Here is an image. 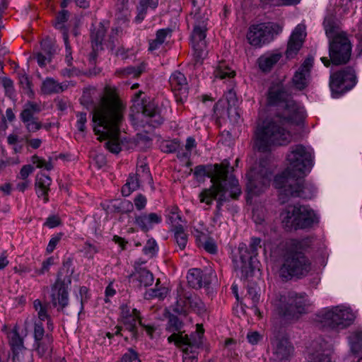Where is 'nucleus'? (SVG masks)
Instances as JSON below:
<instances>
[{"instance_id": "nucleus-30", "label": "nucleus", "mask_w": 362, "mask_h": 362, "mask_svg": "<svg viewBox=\"0 0 362 362\" xmlns=\"http://www.w3.org/2000/svg\"><path fill=\"white\" fill-rule=\"evenodd\" d=\"M51 182L50 177L45 174L37 175L35 182L36 193L38 197H43L45 202L47 201V195Z\"/></svg>"}, {"instance_id": "nucleus-59", "label": "nucleus", "mask_w": 362, "mask_h": 362, "mask_svg": "<svg viewBox=\"0 0 362 362\" xmlns=\"http://www.w3.org/2000/svg\"><path fill=\"white\" fill-rule=\"evenodd\" d=\"M7 141L9 145L13 146V149L15 153H18L21 150V146L18 144V136L17 135L10 134L7 138Z\"/></svg>"}, {"instance_id": "nucleus-24", "label": "nucleus", "mask_w": 362, "mask_h": 362, "mask_svg": "<svg viewBox=\"0 0 362 362\" xmlns=\"http://www.w3.org/2000/svg\"><path fill=\"white\" fill-rule=\"evenodd\" d=\"M293 346L286 338L276 339L273 342V357L279 361H286L291 358Z\"/></svg>"}, {"instance_id": "nucleus-39", "label": "nucleus", "mask_w": 362, "mask_h": 362, "mask_svg": "<svg viewBox=\"0 0 362 362\" xmlns=\"http://www.w3.org/2000/svg\"><path fill=\"white\" fill-rule=\"evenodd\" d=\"M170 33L171 30L170 29H160L158 30L156 38L149 43V50L153 51L158 49L165 42L166 37Z\"/></svg>"}, {"instance_id": "nucleus-38", "label": "nucleus", "mask_w": 362, "mask_h": 362, "mask_svg": "<svg viewBox=\"0 0 362 362\" xmlns=\"http://www.w3.org/2000/svg\"><path fill=\"white\" fill-rule=\"evenodd\" d=\"M233 110L235 111V109L228 106V104L223 98L219 100L214 107L215 114L219 117H227L230 118V112Z\"/></svg>"}, {"instance_id": "nucleus-12", "label": "nucleus", "mask_w": 362, "mask_h": 362, "mask_svg": "<svg viewBox=\"0 0 362 362\" xmlns=\"http://www.w3.org/2000/svg\"><path fill=\"white\" fill-rule=\"evenodd\" d=\"M311 303L305 293L290 292L279 306L280 314L288 320H298L307 313Z\"/></svg>"}, {"instance_id": "nucleus-41", "label": "nucleus", "mask_w": 362, "mask_h": 362, "mask_svg": "<svg viewBox=\"0 0 362 362\" xmlns=\"http://www.w3.org/2000/svg\"><path fill=\"white\" fill-rule=\"evenodd\" d=\"M351 349L353 352H358L362 347V331L356 330L351 332L349 337Z\"/></svg>"}, {"instance_id": "nucleus-32", "label": "nucleus", "mask_w": 362, "mask_h": 362, "mask_svg": "<svg viewBox=\"0 0 362 362\" xmlns=\"http://www.w3.org/2000/svg\"><path fill=\"white\" fill-rule=\"evenodd\" d=\"M106 29L103 24L100 23L91 33V41L93 48L95 50L102 49V43L104 40Z\"/></svg>"}, {"instance_id": "nucleus-1", "label": "nucleus", "mask_w": 362, "mask_h": 362, "mask_svg": "<svg viewBox=\"0 0 362 362\" xmlns=\"http://www.w3.org/2000/svg\"><path fill=\"white\" fill-rule=\"evenodd\" d=\"M268 103L277 105L281 112L275 119L263 122L255 131L254 147L262 152L269 151L272 146L290 143L293 136L286 125L300 124L304 117L303 109L292 100L281 84L270 87Z\"/></svg>"}, {"instance_id": "nucleus-48", "label": "nucleus", "mask_w": 362, "mask_h": 362, "mask_svg": "<svg viewBox=\"0 0 362 362\" xmlns=\"http://www.w3.org/2000/svg\"><path fill=\"white\" fill-rule=\"evenodd\" d=\"M203 247L206 251L209 253L214 254L217 251V247L214 240L210 238L206 237L199 245Z\"/></svg>"}, {"instance_id": "nucleus-8", "label": "nucleus", "mask_w": 362, "mask_h": 362, "mask_svg": "<svg viewBox=\"0 0 362 362\" xmlns=\"http://www.w3.org/2000/svg\"><path fill=\"white\" fill-rule=\"evenodd\" d=\"M355 315L349 308L339 305L326 308L317 315V322L322 327L340 330L350 326Z\"/></svg>"}, {"instance_id": "nucleus-21", "label": "nucleus", "mask_w": 362, "mask_h": 362, "mask_svg": "<svg viewBox=\"0 0 362 362\" xmlns=\"http://www.w3.org/2000/svg\"><path fill=\"white\" fill-rule=\"evenodd\" d=\"M306 37V27L303 23L298 24L291 33L286 52L288 58L293 57L301 48Z\"/></svg>"}, {"instance_id": "nucleus-55", "label": "nucleus", "mask_w": 362, "mask_h": 362, "mask_svg": "<svg viewBox=\"0 0 362 362\" xmlns=\"http://www.w3.org/2000/svg\"><path fill=\"white\" fill-rule=\"evenodd\" d=\"M142 71H143V69L140 66H138V67L129 66V67H127L126 69H121V70L118 71L117 72L124 76L132 75L133 76H137Z\"/></svg>"}, {"instance_id": "nucleus-10", "label": "nucleus", "mask_w": 362, "mask_h": 362, "mask_svg": "<svg viewBox=\"0 0 362 362\" xmlns=\"http://www.w3.org/2000/svg\"><path fill=\"white\" fill-rule=\"evenodd\" d=\"M271 175L272 171L264 161L256 163L251 168L247 174L248 199H252L265 192L269 185Z\"/></svg>"}, {"instance_id": "nucleus-18", "label": "nucleus", "mask_w": 362, "mask_h": 362, "mask_svg": "<svg viewBox=\"0 0 362 362\" xmlns=\"http://www.w3.org/2000/svg\"><path fill=\"white\" fill-rule=\"evenodd\" d=\"M332 345L324 339H318L310 344L308 347L305 362H332Z\"/></svg>"}, {"instance_id": "nucleus-60", "label": "nucleus", "mask_w": 362, "mask_h": 362, "mask_svg": "<svg viewBox=\"0 0 362 362\" xmlns=\"http://www.w3.org/2000/svg\"><path fill=\"white\" fill-rule=\"evenodd\" d=\"M61 238H62V235L61 234H58V235L52 237L49 240V242L48 245L47 247V252L48 253H51V252H52L54 251V250L55 249L56 246L57 245V244L60 241Z\"/></svg>"}, {"instance_id": "nucleus-46", "label": "nucleus", "mask_w": 362, "mask_h": 362, "mask_svg": "<svg viewBox=\"0 0 362 362\" xmlns=\"http://www.w3.org/2000/svg\"><path fill=\"white\" fill-rule=\"evenodd\" d=\"M187 303L192 309L199 314L203 313L206 310L204 303L198 298L189 297L187 298Z\"/></svg>"}, {"instance_id": "nucleus-20", "label": "nucleus", "mask_w": 362, "mask_h": 362, "mask_svg": "<svg viewBox=\"0 0 362 362\" xmlns=\"http://www.w3.org/2000/svg\"><path fill=\"white\" fill-rule=\"evenodd\" d=\"M169 83L177 101L182 103L187 98L189 86L185 76L179 71H174L169 78Z\"/></svg>"}, {"instance_id": "nucleus-19", "label": "nucleus", "mask_w": 362, "mask_h": 362, "mask_svg": "<svg viewBox=\"0 0 362 362\" xmlns=\"http://www.w3.org/2000/svg\"><path fill=\"white\" fill-rule=\"evenodd\" d=\"M40 111V108L37 103L28 102L24 105L20 117L28 132H36L43 127L42 124L35 117V115Z\"/></svg>"}, {"instance_id": "nucleus-23", "label": "nucleus", "mask_w": 362, "mask_h": 362, "mask_svg": "<svg viewBox=\"0 0 362 362\" xmlns=\"http://www.w3.org/2000/svg\"><path fill=\"white\" fill-rule=\"evenodd\" d=\"M121 309V319L123 325L132 334L136 337V327L137 322H140L139 312L135 309H131L127 305H122Z\"/></svg>"}, {"instance_id": "nucleus-47", "label": "nucleus", "mask_w": 362, "mask_h": 362, "mask_svg": "<svg viewBox=\"0 0 362 362\" xmlns=\"http://www.w3.org/2000/svg\"><path fill=\"white\" fill-rule=\"evenodd\" d=\"M32 162L33 164H35L37 168H44L47 170H50L53 168V165L51 162L50 158L48 161H46L45 160L40 158L37 156H34L32 157Z\"/></svg>"}, {"instance_id": "nucleus-61", "label": "nucleus", "mask_w": 362, "mask_h": 362, "mask_svg": "<svg viewBox=\"0 0 362 362\" xmlns=\"http://www.w3.org/2000/svg\"><path fill=\"white\" fill-rule=\"evenodd\" d=\"M168 293V289L165 287L152 289L151 296L156 297L160 299L164 298Z\"/></svg>"}, {"instance_id": "nucleus-33", "label": "nucleus", "mask_w": 362, "mask_h": 362, "mask_svg": "<svg viewBox=\"0 0 362 362\" xmlns=\"http://www.w3.org/2000/svg\"><path fill=\"white\" fill-rule=\"evenodd\" d=\"M132 276L139 283L140 286L144 287L152 285L154 280L152 273L144 268L136 269V272Z\"/></svg>"}, {"instance_id": "nucleus-40", "label": "nucleus", "mask_w": 362, "mask_h": 362, "mask_svg": "<svg viewBox=\"0 0 362 362\" xmlns=\"http://www.w3.org/2000/svg\"><path fill=\"white\" fill-rule=\"evenodd\" d=\"M182 327V322L178 319L177 317L175 315L170 316L166 327L169 332H172V334H182V336H188L187 334H183V333L181 332Z\"/></svg>"}, {"instance_id": "nucleus-16", "label": "nucleus", "mask_w": 362, "mask_h": 362, "mask_svg": "<svg viewBox=\"0 0 362 362\" xmlns=\"http://www.w3.org/2000/svg\"><path fill=\"white\" fill-rule=\"evenodd\" d=\"M278 28L277 25L272 23L252 25L247 34V41L254 47H261L273 39L274 33Z\"/></svg>"}, {"instance_id": "nucleus-58", "label": "nucleus", "mask_w": 362, "mask_h": 362, "mask_svg": "<svg viewBox=\"0 0 362 362\" xmlns=\"http://www.w3.org/2000/svg\"><path fill=\"white\" fill-rule=\"evenodd\" d=\"M41 46L42 50L46 54L52 56L56 52V49L54 47L52 42L49 39L42 40Z\"/></svg>"}, {"instance_id": "nucleus-29", "label": "nucleus", "mask_w": 362, "mask_h": 362, "mask_svg": "<svg viewBox=\"0 0 362 362\" xmlns=\"http://www.w3.org/2000/svg\"><path fill=\"white\" fill-rule=\"evenodd\" d=\"M52 337L47 336L43 340L34 343V348L39 357L48 359L52 352Z\"/></svg>"}, {"instance_id": "nucleus-63", "label": "nucleus", "mask_w": 362, "mask_h": 362, "mask_svg": "<svg viewBox=\"0 0 362 362\" xmlns=\"http://www.w3.org/2000/svg\"><path fill=\"white\" fill-rule=\"evenodd\" d=\"M146 204V199L142 194L137 195L134 199V205L138 210L144 209Z\"/></svg>"}, {"instance_id": "nucleus-15", "label": "nucleus", "mask_w": 362, "mask_h": 362, "mask_svg": "<svg viewBox=\"0 0 362 362\" xmlns=\"http://www.w3.org/2000/svg\"><path fill=\"white\" fill-rule=\"evenodd\" d=\"M199 10V8H197L194 15L195 25L191 38L196 60L199 62H202L207 55L205 41L206 31V20L207 18H204L202 21L199 19V15L197 12V11Z\"/></svg>"}, {"instance_id": "nucleus-13", "label": "nucleus", "mask_w": 362, "mask_h": 362, "mask_svg": "<svg viewBox=\"0 0 362 362\" xmlns=\"http://www.w3.org/2000/svg\"><path fill=\"white\" fill-rule=\"evenodd\" d=\"M310 270V262L303 253L290 251L284 256L279 272L282 278L288 279L293 276L300 278L305 276Z\"/></svg>"}, {"instance_id": "nucleus-50", "label": "nucleus", "mask_w": 362, "mask_h": 362, "mask_svg": "<svg viewBox=\"0 0 362 362\" xmlns=\"http://www.w3.org/2000/svg\"><path fill=\"white\" fill-rule=\"evenodd\" d=\"M120 362H141V361L137 352L133 349H129L127 352L122 356Z\"/></svg>"}, {"instance_id": "nucleus-49", "label": "nucleus", "mask_w": 362, "mask_h": 362, "mask_svg": "<svg viewBox=\"0 0 362 362\" xmlns=\"http://www.w3.org/2000/svg\"><path fill=\"white\" fill-rule=\"evenodd\" d=\"M168 218L170 223L173 225L174 228H176V226L182 225L181 223L182 222V221L178 212V209L177 207H173L171 209L168 215Z\"/></svg>"}, {"instance_id": "nucleus-57", "label": "nucleus", "mask_w": 362, "mask_h": 362, "mask_svg": "<svg viewBox=\"0 0 362 362\" xmlns=\"http://www.w3.org/2000/svg\"><path fill=\"white\" fill-rule=\"evenodd\" d=\"M143 250L146 255L153 256L157 250V245L156 241L153 240H148Z\"/></svg>"}, {"instance_id": "nucleus-28", "label": "nucleus", "mask_w": 362, "mask_h": 362, "mask_svg": "<svg viewBox=\"0 0 362 362\" xmlns=\"http://www.w3.org/2000/svg\"><path fill=\"white\" fill-rule=\"evenodd\" d=\"M281 54L277 52L265 53L259 57L257 63L259 69L264 71H269L280 60Z\"/></svg>"}, {"instance_id": "nucleus-7", "label": "nucleus", "mask_w": 362, "mask_h": 362, "mask_svg": "<svg viewBox=\"0 0 362 362\" xmlns=\"http://www.w3.org/2000/svg\"><path fill=\"white\" fill-rule=\"evenodd\" d=\"M261 242L259 238H252L249 245L250 251L245 243L239 245V256L234 259V267L241 278L247 279L252 276L255 269L257 268L258 262L255 257L258 249L262 247Z\"/></svg>"}, {"instance_id": "nucleus-64", "label": "nucleus", "mask_w": 362, "mask_h": 362, "mask_svg": "<svg viewBox=\"0 0 362 362\" xmlns=\"http://www.w3.org/2000/svg\"><path fill=\"white\" fill-rule=\"evenodd\" d=\"M84 250L86 255L89 258H92L95 254L98 252V249L95 245H93L89 243L85 244Z\"/></svg>"}, {"instance_id": "nucleus-35", "label": "nucleus", "mask_w": 362, "mask_h": 362, "mask_svg": "<svg viewBox=\"0 0 362 362\" xmlns=\"http://www.w3.org/2000/svg\"><path fill=\"white\" fill-rule=\"evenodd\" d=\"M9 344L12 348L13 354L25 352V348L23 346V339L21 338L16 329H13L8 335Z\"/></svg>"}, {"instance_id": "nucleus-34", "label": "nucleus", "mask_w": 362, "mask_h": 362, "mask_svg": "<svg viewBox=\"0 0 362 362\" xmlns=\"http://www.w3.org/2000/svg\"><path fill=\"white\" fill-rule=\"evenodd\" d=\"M142 182L136 174L130 175L126 184L122 188L123 196L127 197L132 192L138 189Z\"/></svg>"}, {"instance_id": "nucleus-11", "label": "nucleus", "mask_w": 362, "mask_h": 362, "mask_svg": "<svg viewBox=\"0 0 362 362\" xmlns=\"http://www.w3.org/2000/svg\"><path fill=\"white\" fill-rule=\"evenodd\" d=\"M282 222L287 226L296 228L310 227L317 222V217L314 211L304 205L288 206L281 214Z\"/></svg>"}, {"instance_id": "nucleus-31", "label": "nucleus", "mask_w": 362, "mask_h": 362, "mask_svg": "<svg viewBox=\"0 0 362 362\" xmlns=\"http://www.w3.org/2000/svg\"><path fill=\"white\" fill-rule=\"evenodd\" d=\"M214 75L216 78L231 80L234 78L235 72L225 62H220L214 69Z\"/></svg>"}, {"instance_id": "nucleus-27", "label": "nucleus", "mask_w": 362, "mask_h": 362, "mask_svg": "<svg viewBox=\"0 0 362 362\" xmlns=\"http://www.w3.org/2000/svg\"><path fill=\"white\" fill-rule=\"evenodd\" d=\"M161 216L156 213L141 214L136 217V224L144 231H147L153 228L155 224L161 222Z\"/></svg>"}, {"instance_id": "nucleus-52", "label": "nucleus", "mask_w": 362, "mask_h": 362, "mask_svg": "<svg viewBox=\"0 0 362 362\" xmlns=\"http://www.w3.org/2000/svg\"><path fill=\"white\" fill-rule=\"evenodd\" d=\"M223 99L226 101V103L228 104V106H230L232 108H233V107L236 105L238 100L236 97V93L233 90V87L228 89V90L224 95Z\"/></svg>"}, {"instance_id": "nucleus-44", "label": "nucleus", "mask_w": 362, "mask_h": 362, "mask_svg": "<svg viewBox=\"0 0 362 362\" xmlns=\"http://www.w3.org/2000/svg\"><path fill=\"white\" fill-rule=\"evenodd\" d=\"M33 307L40 320L44 321L49 319V316L47 313L48 305L47 304H42L40 300L36 299L33 302Z\"/></svg>"}, {"instance_id": "nucleus-2", "label": "nucleus", "mask_w": 362, "mask_h": 362, "mask_svg": "<svg viewBox=\"0 0 362 362\" xmlns=\"http://www.w3.org/2000/svg\"><path fill=\"white\" fill-rule=\"evenodd\" d=\"M287 168L275 177L274 185L279 191V199L284 204L288 198L311 199L315 193L311 184H304L303 177L312 167V153L303 145L291 147L287 156Z\"/></svg>"}, {"instance_id": "nucleus-9", "label": "nucleus", "mask_w": 362, "mask_h": 362, "mask_svg": "<svg viewBox=\"0 0 362 362\" xmlns=\"http://www.w3.org/2000/svg\"><path fill=\"white\" fill-rule=\"evenodd\" d=\"M204 329L202 325H197V332L189 336L171 334L168 341L174 342L183 351V362H197L198 349L202 344Z\"/></svg>"}, {"instance_id": "nucleus-53", "label": "nucleus", "mask_w": 362, "mask_h": 362, "mask_svg": "<svg viewBox=\"0 0 362 362\" xmlns=\"http://www.w3.org/2000/svg\"><path fill=\"white\" fill-rule=\"evenodd\" d=\"M77 122L76 127L80 132L83 133L86 131V124L87 122V115L86 112H78L76 114Z\"/></svg>"}, {"instance_id": "nucleus-3", "label": "nucleus", "mask_w": 362, "mask_h": 362, "mask_svg": "<svg viewBox=\"0 0 362 362\" xmlns=\"http://www.w3.org/2000/svg\"><path fill=\"white\" fill-rule=\"evenodd\" d=\"M124 111V105L112 93L102 97L93 110L95 134L98 139L106 140L105 147L113 153H118L126 146L127 138L120 134Z\"/></svg>"}, {"instance_id": "nucleus-43", "label": "nucleus", "mask_w": 362, "mask_h": 362, "mask_svg": "<svg viewBox=\"0 0 362 362\" xmlns=\"http://www.w3.org/2000/svg\"><path fill=\"white\" fill-rule=\"evenodd\" d=\"M143 182L151 183L153 178L150 173L149 169L145 163H141L137 166L135 173Z\"/></svg>"}, {"instance_id": "nucleus-51", "label": "nucleus", "mask_w": 362, "mask_h": 362, "mask_svg": "<svg viewBox=\"0 0 362 362\" xmlns=\"http://www.w3.org/2000/svg\"><path fill=\"white\" fill-rule=\"evenodd\" d=\"M189 305L187 298H180L177 300L176 304L173 307V311L178 314L187 313V307Z\"/></svg>"}, {"instance_id": "nucleus-4", "label": "nucleus", "mask_w": 362, "mask_h": 362, "mask_svg": "<svg viewBox=\"0 0 362 362\" xmlns=\"http://www.w3.org/2000/svg\"><path fill=\"white\" fill-rule=\"evenodd\" d=\"M229 165L227 160L214 165L208 172L213 185L210 188L204 189L199 196L200 202L207 205H211L216 199L218 211L224 202L230 199H237L241 194L238 180L229 174Z\"/></svg>"}, {"instance_id": "nucleus-26", "label": "nucleus", "mask_w": 362, "mask_h": 362, "mask_svg": "<svg viewBox=\"0 0 362 362\" xmlns=\"http://www.w3.org/2000/svg\"><path fill=\"white\" fill-rule=\"evenodd\" d=\"M188 284L194 288H200L203 286L209 284L210 280L206 274L197 268L192 269L189 271L187 276Z\"/></svg>"}, {"instance_id": "nucleus-37", "label": "nucleus", "mask_w": 362, "mask_h": 362, "mask_svg": "<svg viewBox=\"0 0 362 362\" xmlns=\"http://www.w3.org/2000/svg\"><path fill=\"white\" fill-rule=\"evenodd\" d=\"M158 4V0H140L139 6L137 8L138 15L136 17L137 22H141L146 14L148 7L155 8Z\"/></svg>"}, {"instance_id": "nucleus-62", "label": "nucleus", "mask_w": 362, "mask_h": 362, "mask_svg": "<svg viewBox=\"0 0 362 362\" xmlns=\"http://www.w3.org/2000/svg\"><path fill=\"white\" fill-rule=\"evenodd\" d=\"M60 223L59 218L57 216H49L46 221L45 222L44 225L45 226H47L49 228H53L54 227H57Z\"/></svg>"}, {"instance_id": "nucleus-42", "label": "nucleus", "mask_w": 362, "mask_h": 362, "mask_svg": "<svg viewBox=\"0 0 362 362\" xmlns=\"http://www.w3.org/2000/svg\"><path fill=\"white\" fill-rule=\"evenodd\" d=\"M174 235L175 241L181 250L185 248L187 243V235L184 232L182 225L176 226L174 228Z\"/></svg>"}, {"instance_id": "nucleus-25", "label": "nucleus", "mask_w": 362, "mask_h": 362, "mask_svg": "<svg viewBox=\"0 0 362 362\" xmlns=\"http://www.w3.org/2000/svg\"><path fill=\"white\" fill-rule=\"evenodd\" d=\"M69 18V13L67 11L63 10L62 11L56 18V22L54 26L57 29H59L62 31L63 39L65 45L66 49V60L68 65L71 64L72 57L71 52V47L69 44L68 40V34L66 32V29L65 28L64 23L67 21Z\"/></svg>"}, {"instance_id": "nucleus-45", "label": "nucleus", "mask_w": 362, "mask_h": 362, "mask_svg": "<svg viewBox=\"0 0 362 362\" xmlns=\"http://www.w3.org/2000/svg\"><path fill=\"white\" fill-rule=\"evenodd\" d=\"M196 142L195 140L192 138H187L186 141V144L185 146V149H180L177 152V156L179 158H187L190 156L192 150L195 148Z\"/></svg>"}, {"instance_id": "nucleus-36", "label": "nucleus", "mask_w": 362, "mask_h": 362, "mask_svg": "<svg viewBox=\"0 0 362 362\" xmlns=\"http://www.w3.org/2000/svg\"><path fill=\"white\" fill-rule=\"evenodd\" d=\"M41 90L45 94H52L63 90L62 86L54 79L47 78L42 83Z\"/></svg>"}, {"instance_id": "nucleus-22", "label": "nucleus", "mask_w": 362, "mask_h": 362, "mask_svg": "<svg viewBox=\"0 0 362 362\" xmlns=\"http://www.w3.org/2000/svg\"><path fill=\"white\" fill-rule=\"evenodd\" d=\"M313 64V58L305 59L293 77V86L299 90L304 89L310 81V71Z\"/></svg>"}, {"instance_id": "nucleus-54", "label": "nucleus", "mask_w": 362, "mask_h": 362, "mask_svg": "<svg viewBox=\"0 0 362 362\" xmlns=\"http://www.w3.org/2000/svg\"><path fill=\"white\" fill-rule=\"evenodd\" d=\"M34 339L35 342L38 341L43 340V338H45L47 336H50L49 334H45V330L41 323H35L34 327Z\"/></svg>"}, {"instance_id": "nucleus-6", "label": "nucleus", "mask_w": 362, "mask_h": 362, "mask_svg": "<svg viewBox=\"0 0 362 362\" xmlns=\"http://www.w3.org/2000/svg\"><path fill=\"white\" fill-rule=\"evenodd\" d=\"M141 93L139 91L136 94L137 99L131 107L132 122L136 127H144L146 125L156 127L163 122V118L153 101L145 103L139 100Z\"/></svg>"}, {"instance_id": "nucleus-56", "label": "nucleus", "mask_w": 362, "mask_h": 362, "mask_svg": "<svg viewBox=\"0 0 362 362\" xmlns=\"http://www.w3.org/2000/svg\"><path fill=\"white\" fill-rule=\"evenodd\" d=\"M54 264V259L52 257L47 258L42 264V267L36 271L37 274L42 275L49 270L52 265Z\"/></svg>"}, {"instance_id": "nucleus-17", "label": "nucleus", "mask_w": 362, "mask_h": 362, "mask_svg": "<svg viewBox=\"0 0 362 362\" xmlns=\"http://www.w3.org/2000/svg\"><path fill=\"white\" fill-rule=\"evenodd\" d=\"M356 83L355 71L351 67H346L330 76L329 86L335 93H343L352 88Z\"/></svg>"}, {"instance_id": "nucleus-14", "label": "nucleus", "mask_w": 362, "mask_h": 362, "mask_svg": "<svg viewBox=\"0 0 362 362\" xmlns=\"http://www.w3.org/2000/svg\"><path fill=\"white\" fill-rule=\"evenodd\" d=\"M73 269L71 262H66L58 272L57 279L52 288L51 300L54 306L64 308L68 304L67 287L71 282Z\"/></svg>"}, {"instance_id": "nucleus-5", "label": "nucleus", "mask_w": 362, "mask_h": 362, "mask_svg": "<svg viewBox=\"0 0 362 362\" xmlns=\"http://www.w3.org/2000/svg\"><path fill=\"white\" fill-rule=\"evenodd\" d=\"M323 24L326 35L329 39L330 60L336 65L346 64L351 54V44L346 33L330 18H325Z\"/></svg>"}]
</instances>
